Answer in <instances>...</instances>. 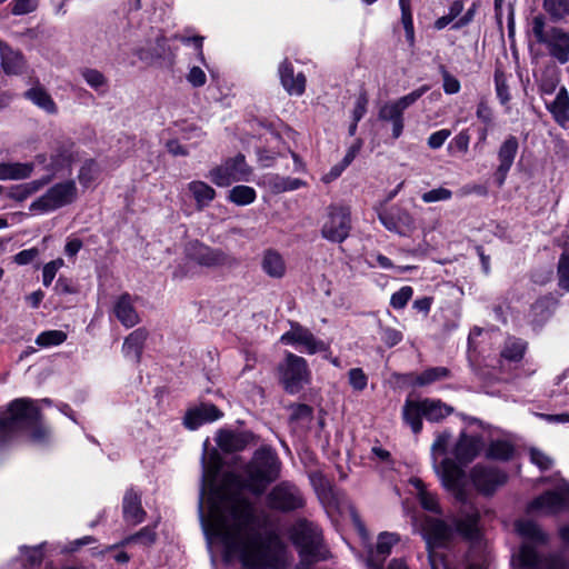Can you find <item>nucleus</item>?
<instances>
[{
  "label": "nucleus",
  "instance_id": "1",
  "mask_svg": "<svg viewBox=\"0 0 569 569\" xmlns=\"http://www.w3.org/2000/svg\"><path fill=\"white\" fill-rule=\"evenodd\" d=\"M281 463L277 453L268 447L258 449L246 467V483L233 473L223 477L220 487L214 488L208 499L209 511L203 513L202 486L199 510L201 523L208 539L217 538L228 553H239L242 565L251 569L263 568L281 548L280 538L269 532L260 533L256 529L257 516L251 501L243 496L246 487L261 495L267 486L278 479ZM207 473H203V483Z\"/></svg>",
  "mask_w": 569,
  "mask_h": 569
},
{
  "label": "nucleus",
  "instance_id": "2",
  "mask_svg": "<svg viewBox=\"0 0 569 569\" xmlns=\"http://www.w3.org/2000/svg\"><path fill=\"white\" fill-rule=\"evenodd\" d=\"M39 420L40 410L33 400H13L0 417V443L7 442L12 433L29 429L33 441H43L48 437V430L39 425Z\"/></svg>",
  "mask_w": 569,
  "mask_h": 569
},
{
  "label": "nucleus",
  "instance_id": "3",
  "mask_svg": "<svg viewBox=\"0 0 569 569\" xmlns=\"http://www.w3.org/2000/svg\"><path fill=\"white\" fill-rule=\"evenodd\" d=\"M289 535L300 557L298 566H311L330 557L322 532L315 523L299 519L290 528Z\"/></svg>",
  "mask_w": 569,
  "mask_h": 569
},
{
  "label": "nucleus",
  "instance_id": "4",
  "mask_svg": "<svg viewBox=\"0 0 569 569\" xmlns=\"http://www.w3.org/2000/svg\"><path fill=\"white\" fill-rule=\"evenodd\" d=\"M531 32L536 41L546 47L551 58L561 64L569 61V31L549 26L542 16H536L531 22Z\"/></svg>",
  "mask_w": 569,
  "mask_h": 569
},
{
  "label": "nucleus",
  "instance_id": "5",
  "mask_svg": "<svg viewBox=\"0 0 569 569\" xmlns=\"http://www.w3.org/2000/svg\"><path fill=\"white\" fill-rule=\"evenodd\" d=\"M422 537L428 549V558L432 569L437 562H443V555L436 552L438 548H446L455 537V529L445 520L427 516L421 523Z\"/></svg>",
  "mask_w": 569,
  "mask_h": 569
},
{
  "label": "nucleus",
  "instance_id": "6",
  "mask_svg": "<svg viewBox=\"0 0 569 569\" xmlns=\"http://www.w3.org/2000/svg\"><path fill=\"white\" fill-rule=\"evenodd\" d=\"M450 490L453 491L456 500L460 503L459 516L453 519L456 531L468 539L477 538L479 535V511L469 501L466 490L460 485Z\"/></svg>",
  "mask_w": 569,
  "mask_h": 569
},
{
  "label": "nucleus",
  "instance_id": "7",
  "mask_svg": "<svg viewBox=\"0 0 569 569\" xmlns=\"http://www.w3.org/2000/svg\"><path fill=\"white\" fill-rule=\"evenodd\" d=\"M267 505L272 510L292 512L302 509L306 500L297 486L282 481L270 490L267 496Z\"/></svg>",
  "mask_w": 569,
  "mask_h": 569
},
{
  "label": "nucleus",
  "instance_id": "8",
  "mask_svg": "<svg viewBox=\"0 0 569 569\" xmlns=\"http://www.w3.org/2000/svg\"><path fill=\"white\" fill-rule=\"evenodd\" d=\"M73 181L57 183L30 204L31 211L48 212L71 203L76 197Z\"/></svg>",
  "mask_w": 569,
  "mask_h": 569
},
{
  "label": "nucleus",
  "instance_id": "9",
  "mask_svg": "<svg viewBox=\"0 0 569 569\" xmlns=\"http://www.w3.org/2000/svg\"><path fill=\"white\" fill-rule=\"evenodd\" d=\"M351 218L347 207L330 206L328 219L323 223L321 234L332 242H342L350 232Z\"/></svg>",
  "mask_w": 569,
  "mask_h": 569
},
{
  "label": "nucleus",
  "instance_id": "10",
  "mask_svg": "<svg viewBox=\"0 0 569 569\" xmlns=\"http://www.w3.org/2000/svg\"><path fill=\"white\" fill-rule=\"evenodd\" d=\"M249 173L250 169L246 163L244 156L239 153L226 160L223 164L213 168L209 176L214 184L227 187L233 181L246 180Z\"/></svg>",
  "mask_w": 569,
  "mask_h": 569
},
{
  "label": "nucleus",
  "instance_id": "11",
  "mask_svg": "<svg viewBox=\"0 0 569 569\" xmlns=\"http://www.w3.org/2000/svg\"><path fill=\"white\" fill-rule=\"evenodd\" d=\"M186 253L189 259L207 268L221 267L232 261L223 250L211 248L198 240L187 244Z\"/></svg>",
  "mask_w": 569,
  "mask_h": 569
},
{
  "label": "nucleus",
  "instance_id": "12",
  "mask_svg": "<svg viewBox=\"0 0 569 569\" xmlns=\"http://www.w3.org/2000/svg\"><path fill=\"white\" fill-rule=\"evenodd\" d=\"M308 376L306 360L289 353L281 377L284 389L290 393L299 392L303 385L308 382Z\"/></svg>",
  "mask_w": 569,
  "mask_h": 569
},
{
  "label": "nucleus",
  "instance_id": "13",
  "mask_svg": "<svg viewBox=\"0 0 569 569\" xmlns=\"http://www.w3.org/2000/svg\"><path fill=\"white\" fill-rule=\"evenodd\" d=\"M569 509V483L565 482L557 490H549L537 497L529 505V510H546L556 513Z\"/></svg>",
  "mask_w": 569,
  "mask_h": 569
},
{
  "label": "nucleus",
  "instance_id": "14",
  "mask_svg": "<svg viewBox=\"0 0 569 569\" xmlns=\"http://www.w3.org/2000/svg\"><path fill=\"white\" fill-rule=\"evenodd\" d=\"M475 487L483 495H492L496 489L507 482L508 476L495 467L477 465L471 470Z\"/></svg>",
  "mask_w": 569,
  "mask_h": 569
},
{
  "label": "nucleus",
  "instance_id": "15",
  "mask_svg": "<svg viewBox=\"0 0 569 569\" xmlns=\"http://www.w3.org/2000/svg\"><path fill=\"white\" fill-rule=\"evenodd\" d=\"M222 417V412L212 403L202 402L190 408L184 416V426L194 430L206 422H211Z\"/></svg>",
  "mask_w": 569,
  "mask_h": 569
},
{
  "label": "nucleus",
  "instance_id": "16",
  "mask_svg": "<svg viewBox=\"0 0 569 569\" xmlns=\"http://www.w3.org/2000/svg\"><path fill=\"white\" fill-rule=\"evenodd\" d=\"M282 341L303 345L309 353L327 350L323 341L317 340L316 337L300 325H292L291 330L281 337Z\"/></svg>",
  "mask_w": 569,
  "mask_h": 569
},
{
  "label": "nucleus",
  "instance_id": "17",
  "mask_svg": "<svg viewBox=\"0 0 569 569\" xmlns=\"http://www.w3.org/2000/svg\"><path fill=\"white\" fill-rule=\"evenodd\" d=\"M379 220L390 231L405 234L415 228V220L410 213L402 209L391 210L390 212H380Z\"/></svg>",
  "mask_w": 569,
  "mask_h": 569
},
{
  "label": "nucleus",
  "instance_id": "18",
  "mask_svg": "<svg viewBox=\"0 0 569 569\" xmlns=\"http://www.w3.org/2000/svg\"><path fill=\"white\" fill-rule=\"evenodd\" d=\"M483 443L479 437L461 433L453 453L459 463L468 465L479 455Z\"/></svg>",
  "mask_w": 569,
  "mask_h": 569
},
{
  "label": "nucleus",
  "instance_id": "19",
  "mask_svg": "<svg viewBox=\"0 0 569 569\" xmlns=\"http://www.w3.org/2000/svg\"><path fill=\"white\" fill-rule=\"evenodd\" d=\"M518 148V139L515 136H509L500 146L498 151L499 166L497 169L499 184L503 183L506 174L513 163Z\"/></svg>",
  "mask_w": 569,
  "mask_h": 569
},
{
  "label": "nucleus",
  "instance_id": "20",
  "mask_svg": "<svg viewBox=\"0 0 569 569\" xmlns=\"http://www.w3.org/2000/svg\"><path fill=\"white\" fill-rule=\"evenodd\" d=\"M395 533L382 532L378 537L376 550L370 552L368 566L373 569H381L386 557L390 553L391 548L398 542Z\"/></svg>",
  "mask_w": 569,
  "mask_h": 569
},
{
  "label": "nucleus",
  "instance_id": "21",
  "mask_svg": "<svg viewBox=\"0 0 569 569\" xmlns=\"http://www.w3.org/2000/svg\"><path fill=\"white\" fill-rule=\"evenodd\" d=\"M216 440L222 451L232 453L243 450L251 440V435L248 432L220 430Z\"/></svg>",
  "mask_w": 569,
  "mask_h": 569
},
{
  "label": "nucleus",
  "instance_id": "22",
  "mask_svg": "<svg viewBox=\"0 0 569 569\" xmlns=\"http://www.w3.org/2000/svg\"><path fill=\"white\" fill-rule=\"evenodd\" d=\"M280 80L289 94L300 96L306 89V77L302 72L293 73L291 64L286 60L279 67Z\"/></svg>",
  "mask_w": 569,
  "mask_h": 569
},
{
  "label": "nucleus",
  "instance_id": "23",
  "mask_svg": "<svg viewBox=\"0 0 569 569\" xmlns=\"http://www.w3.org/2000/svg\"><path fill=\"white\" fill-rule=\"evenodd\" d=\"M1 67L7 74H20L26 68V60L21 52L7 44H0Z\"/></svg>",
  "mask_w": 569,
  "mask_h": 569
},
{
  "label": "nucleus",
  "instance_id": "24",
  "mask_svg": "<svg viewBox=\"0 0 569 569\" xmlns=\"http://www.w3.org/2000/svg\"><path fill=\"white\" fill-rule=\"evenodd\" d=\"M123 517L127 522L132 525L144 520L146 511L141 506V498L133 490H128L123 497Z\"/></svg>",
  "mask_w": 569,
  "mask_h": 569
},
{
  "label": "nucleus",
  "instance_id": "25",
  "mask_svg": "<svg viewBox=\"0 0 569 569\" xmlns=\"http://www.w3.org/2000/svg\"><path fill=\"white\" fill-rule=\"evenodd\" d=\"M113 312L117 319L127 328L136 326L140 320L129 293L119 297L113 307Z\"/></svg>",
  "mask_w": 569,
  "mask_h": 569
},
{
  "label": "nucleus",
  "instance_id": "26",
  "mask_svg": "<svg viewBox=\"0 0 569 569\" xmlns=\"http://www.w3.org/2000/svg\"><path fill=\"white\" fill-rule=\"evenodd\" d=\"M34 170L33 162H0V180H23Z\"/></svg>",
  "mask_w": 569,
  "mask_h": 569
},
{
  "label": "nucleus",
  "instance_id": "27",
  "mask_svg": "<svg viewBox=\"0 0 569 569\" xmlns=\"http://www.w3.org/2000/svg\"><path fill=\"white\" fill-rule=\"evenodd\" d=\"M261 268L269 277L274 279L282 278L287 269L282 256L273 249L263 252Z\"/></svg>",
  "mask_w": 569,
  "mask_h": 569
},
{
  "label": "nucleus",
  "instance_id": "28",
  "mask_svg": "<svg viewBox=\"0 0 569 569\" xmlns=\"http://www.w3.org/2000/svg\"><path fill=\"white\" fill-rule=\"evenodd\" d=\"M148 332L146 329L139 328L132 331L123 342V352L128 357H132L134 362L139 363L142 355L143 345L147 340Z\"/></svg>",
  "mask_w": 569,
  "mask_h": 569
},
{
  "label": "nucleus",
  "instance_id": "29",
  "mask_svg": "<svg viewBox=\"0 0 569 569\" xmlns=\"http://www.w3.org/2000/svg\"><path fill=\"white\" fill-rule=\"evenodd\" d=\"M548 110L560 126L569 121V94L565 87L560 88L555 100L548 104Z\"/></svg>",
  "mask_w": 569,
  "mask_h": 569
},
{
  "label": "nucleus",
  "instance_id": "30",
  "mask_svg": "<svg viewBox=\"0 0 569 569\" xmlns=\"http://www.w3.org/2000/svg\"><path fill=\"white\" fill-rule=\"evenodd\" d=\"M24 97L48 113H54L57 111V106L51 96L39 84L27 90Z\"/></svg>",
  "mask_w": 569,
  "mask_h": 569
},
{
  "label": "nucleus",
  "instance_id": "31",
  "mask_svg": "<svg viewBox=\"0 0 569 569\" xmlns=\"http://www.w3.org/2000/svg\"><path fill=\"white\" fill-rule=\"evenodd\" d=\"M422 403V415L430 421H439L450 413L453 408L441 402L440 400L425 399Z\"/></svg>",
  "mask_w": 569,
  "mask_h": 569
},
{
  "label": "nucleus",
  "instance_id": "32",
  "mask_svg": "<svg viewBox=\"0 0 569 569\" xmlns=\"http://www.w3.org/2000/svg\"><path fill=\"white\" fill-rule=\"evenodd\" d=\"M189 191L192 193L197 209L202 210L216 197V191L212 187L202 181H192L188 186Z\"/></svg>",
  "mask_w": 569,
  "mask_h": 569
},
{
  "label": "nucleus",
  "instance_id": "33",
  "mask_svg": "<svg viewBox=\"0 0 569 569\" xmlns=\"http://www.w3.org/2000/svg\"><path fill=\"white\" fill-rule=\"evenodd\" d=\"M462 470L451 459H443L440 466V476L446 488L451 489L460 485Z\"/></svg>",
  "mask_w": 569,
  "mask_h": 569
},
{
  "label": "nucleus",
  "instance_id": "34",
  "mask_svg": "<svg viewBox=\"0 0 569 569\" xmlns=\"http://www.w3.org/2000/svg\"><path fill=\"white\" fill-rule=\"evenodd\" d=\"M139 58L141 60H158L167 57H172L173 53L168 46V40L164 36H159L156 39V43L153 47L149 49L139 50Z\"/></svg>",
  "mask_w": 569,
  "mask_h": 569
},
{
  "label": "nucleus",
  "instance_id": "35",
  "mask_svg": "<svg viewBox=\"0 0 569 569\" xmlns=\"http://www.w3.org/2000/svg\"><path fill=\"white\" fill-rule=\"evenodd\" d=\"M518 533L533 542L545 543L547 536L541 531L540 527L531 520H520L516 522Z\"/></svg>",
  "mask_w": 569,
  "mask_h": 569
},
{
  "label": "nucleus",
  "instance_id": "36",
  "mask_svg": "<svg viewBox=\"0 0 569 569\" xmlns=\"http://www.w3.org/2000/svg\"><path fill=\"white\" fill-rule=\"evenodd\" d=\"M422 403L415 401H407L403 408V419L407 423L410 425L412 431L415 433L420 432L422 428L421 417H422Z\"/></svg>",
  "mask_w": 569,
  "mask_h": 569
},
{
  "label": "nucleus",
  "instance_id": "37",
  "mask_svg": "<svg viewBox=\"0 0 569 569\" xmlns=\"http://www.w3.org/2000/svg\"><path fill=\"white\" fill-rule=\"evenodd\" d=\"M450 377V370L446 367H433L425 370L416 377L417 386H427Z\"/></svg>",
  "mask_w": 569,
  "mask_h": 569
},
{
  "label": "nucleus",
  "instance_id": "38",
  "mask_svg": "<svg viewBox=\"0 0 569 569\" xmlns=\"http://www.w3.org/2000/svg\"><path fill=\"white\" fill-rule=\"evenodd\" d=\"M228 199L238 206H247L254 201L256 191L248 186H236L229 191Z\"/></svg>",
  "mask_w": 569,
  "mask_h": 569
},
{
  "label": "nucleus",
  "instance_id": "39",
  "mask_svg": "<svg viewBox=\"0 0 569 569\" xmlns=\"http://www.w3.org/2000/svg\"><path fill=\"white\" fill-rule=\"evenodd\" d=\"M515 449L511 443L502 440L492 441L488 448L487 456L491 459L509 460L512 458Z\"/></svg>",
  "mask_w": 569,
  "mask_h": 569
},
{
  "label": "nucleus",
  "instance_id": "40",
  "mask_svg": "<svg viewBox=\"0 0 569 569\" xmlns=\"http://www.w3.org/2000/svg\"><path fill=\"white\" fill-rule=\"evenodd\" d=\"M100 168L96 160L88 159L83 162L79 171V181L82 186H89L99 174Z\"/></svg>",
  "mask_w": 569,
  "mask_h": 569
},
{
  "label": "nucleus",
  "instance_id": "41",
  "mask_svg": "<svg viewBox=\"0 0 569 569\" xmlns=\"http://www.w3.org/2000/svg\"><path fill=\"white\" fill-rule=\"evenodd\" d=\"M66 339V332L61 330H49L40 333L36 339V343L40 347L58 346L64 342Z\"/></svg>",
  "mask_w": 569,
  "mask_h": 569
},
{
  "label": "nucleus",
  "instance_id": "42",
  "mask_svg": "<svg viewBox=\"0 0 569 569\" xmlns=\"http://www.w3.org/2000/svg\"><path fill=\"white\" fill-rule=\"evenodd\" d=\"M270 184L274 192H284L300 188L303 181L298 178L276 176L270 180Z\"/></svg>",
  "mask_w": 569,
  "mask_h": 569
},
{
  "label": "nucleus",
  "instance_id": "43",
  "mask_svg": "<svg viewBox=\"0 0 569 569\" xmlns=\"http://www.w3.org/2000/svg\"><path fill=\"white\" fill-rule=\"evenodd\" d=\"M519 566L525 568H536L539 563V556L535 548L529 543H523L518 555Z\"/></svg>",
  "mask_w": 569,
  "mask_h": 569
},
{
  "label": "nucleus",
  "instance_id": "44",
  "mask_svg": "<svg viewBox=\"0 0 569 569\" xmlns=\"http://www.w3.org/2000/svg\"><path fill=\"white\" fill-rule=\"evenodd\" d=\"M543 8L556 19L569 16V0H543Z\"/></svg>",
  "mask_w": 569,
  "mask_h": 569
},
{
  "label": "nucleus",
  "instance_id": "45",
  "mask_svg": "<svg viewBox=\"0 0 569 569\" xmlns=\"http://www.w3.org/2000/svg\"><path fill=\"white\" fill-rule=\"evenodd\" d=\"M559 286L569 290V244L565 247L558 263Z\"/></svg>",
  "mask_w": 569,
  "mask_h": 569
},
{
  "label": "nucleus",
  "instance_id": "46",
  "mask_svg": "<svg viewBox=\"0 0 569 569\" xmlns=\"http://www.w3.org/2000/svg\"><path fill=\"white\" fill-rule=\"evenodd\" d=\"M157 535L150 527H144L134 535L129 536L124 543H141L143 546H151L156 541Z\"/></svg>",
  "mask_w": 569,
  "mask_h": 569
},
{
  "label": "nucleus",
  "instance_id": "47",
  "mask_svg": "<svg viewBox=\"0 0 569 569\" xmlns=\"http://www.w3.org/2000/svg\"><path fill=\"white\" fill-rule=\"evenodd\" d=\"M495 83L497 96L501 103H507L510 100L509 88L507 84L506 76L500 69L495 71Z\"/></svg>",
  "mask_w": 569,
  "mask_h": 569
},
{
  "label": "nucleus",
  "instance_id": "48",
  "mask_svg": "<svg viewBox=\"0 0 569 569\" xmlns=\"http://www.w3.org/2000/svg\"><path fill=\"white\" fill-rule=\"evenodd\" d=\"M10 6L12 14L22 16L33 12L38 8V0H13Z\"/></svg>",
  "mask_w": 569,
  "mask_h": 569
},
{
  "label": "nucleus",
  "instance_id": "49",
  "mask_svg": "<svg viewBox=\"0 0 569 569\" xmlns=\"http://www.w3.org/2000/svg\"><path fill=\"white\" fill-rule=\"evenodd\" d=\"M349 383L356 391H362L367 387L368 378L361 368H352L348 372Z\"/></svg>",
  "mask_w": 569,
  "mask_h": 569
},
{
  "label": "nucleus",
  "instance_id": "50",
  "mask_svg": "<svg viewBox=\"0 0 569 569\" xmlns=\"http://www.w3.org/2000/svg\"><path fill=\"white\" fill-rule=\"evenodd\" d=\"M87 83L93 89H98L107 83L106 77L97 69H84L81 72Z\"/></svg>",
  "mask_w": 569,
  "mask_h": 569
},
{
  "label": "nucleus",
  "instance_id": "51",
  "mask_svg": "<svg viewBox=\"0 0 569 569\" xmlns=\"http://www.w3.org/2000/svg\"><path fill=\"white\" fill-rule=\"evenodd\" d=\"M525 353V346L521 342L507 343L501 356L510 361H519L522 359Z\"/></svg>",
  "mask_w": 569,
  "mask_h": 569
},
{
  "label": "nucleus",
  "instance_id": "52",
  "mask_svg": "<svg viewBox=\"0 0 569 569\" xmlns=\"http://www.w3.org/2000/svg\"><path fill=\"white\" fill-rule=\"evenodd\" d=\"M420 505L423 509L441 515L442 510L439 506L438 499L435 495L430 493L429 491H421L419 496Z\"/></svg>",
  "mask_w": 569,
  "mask_h": 569
},
{
  "label": "nucleus",
  "instance_id": "53",
  "mask_svg": "<svg viewBox=\"0 0 569 569\" xmlns=\"http://www.w3.org/2000/svg\"><path fill=\"white\" fill-rule=\"evenodd\" d=\"M412 297L411 287H402L391 296L390 305L396 309H402Z\"/></svg>",
  "mask_w": 569,
  "mask_h": 569
},
{
  "label": "nucleus",
  "instance_id": "54",
  "mask_svg": "<svg viewBox=\"0 0 569 569\" xmlns=\"http://www.w3.org/2000/svg\"><path fill=\"white\" fill-rule=\"evenodd\" d=\"M452 196L451 191L446 188H437L432 189L430 191L425 192L421 198L423 202L430 203V202H437L441 200H448Z\"/></svg>",
  "mask_w": 569,
  "mask_h": 569
},
{
  "label": "nucleus",
  "instance_id": "55",
  "mask_svg": "<svg viewBox=\"0 0 569 569\" xmlns=\"http://www.w3.org/2000/svg\"><path fill=\"white\" fill-rule=\"evenodd\" d=\"M440 72L443 78V90L446 93L453 94L460 90V82L451 76L445 66H440Z\"/></svg>",
  "mask_w": 569,
  "mask_h": 569
},
{
  "label": "nucleus",
  "instance_id": "56",
  "mask_svg": "<svg viewBox=\"0 0 569 569\" xmlns=\"http://www.w3.org/2000/svg\"><path fill=\"white\" fill-rule=\"evenodd\" d=\"M312 408L305 403L293 405L291 406L290 420L299 421V420H311L312 418Z\"/></svg>",
  "mask_w": 569,
  "mask_h": 569
},
{
  "label": "nucleus",
  "instance_id": "57",
  "mask_svg": "<svg viewBox=\"0 0 569 569\" xmlns=\"http://www.w3.org/2000/svg\"><path fill=\"white\" fill-rule=\"evenodd\" d=\"M402 117V111L395 103H386L379 111V118L383 121L395 122Z\"/></svg>",
  "mask_w": 569,
  "mask_h": 569
},
{
  "label": "nucleus",
  "instance_id": "58",
  "mask_svg": "<svg viewBox=\"0 0 569 569\" xmlns=\"http://www.w3.org/2000/svg\"><path fill=\"white\" fill-rule=\"evenodd\" d=\"M530 459L541 470H548L552 466V459L539 449L532 448L530 450Z\"/></svg>",
  "mask_w": 569,
  "mask_h": 569
},
{
  "label": "nucleus",
  "instance_id": "59",
  "mask_svg": "<svg viewBox=\"0 0 569 569\" xmlns=\"http://www.w3.org/2000/svg\"><path fill=\"white\" fill-rule=\"evenodd\" d=\"M427 87L417 89L410 92L409 94L401 97L393 103L403 112V110L407 109L412 103H415L423 94V92L427 91Z\"/></svg>",
  "mask_w": 569,
  "mask_h": 569
},
{
  "label": "nucleus",
  "instance_id": "60",
  "mask_svg": "<svg viewBox=\"0 0 569 569\" xmlns=\"http://www.w3.org/2000/svg\"><path fill=\"white\" fill-rule=\"evenodd\" d=\"M62 264V260H56L47 263L42 271V282L46 287H49L56 277L59 267Z\"/></svg>",
  "mask_w": 569,
  "mask_h": 569
},
{
  "label": "nucleus",
  "instance_id": "61",
  "mask_svg": "<svg viewBox=\"0 0 569 569\" xmlns=\"http://www.w3.org/2000/svg\"><path fill=\"white\" fill-rule=\"evenodd\" d=\"M368 102H369V99H368L367 92L366 91L360 92V94L356 101L353 112H352L353 120H356V122H359L362 119V117L365 116V113L367 112Z\"/></svg>",
  "mask_w": 569,
  "mask_h": 569
},
{
  "label": "nucleus",
  "instance_id": "62",
  "mask_svg": "<svg viewBox=\"0 0 569 569\" xmlns=\"http://www.w3.org/2000/svg\"><path fill=\"white\" fill-rule=\"evenodd\" d=\"M381 340L389 347H393L402 339V333L393 328H381Z\"/></svg>",
  "mask_w": 569,
  "mask_h": 569
},
{
  "label": "nucleus",
  "instance_id": "63",
  "mask_svg": "<svg viewBox=\"0 0 569 569\" xmlns=\"http://www.w3.org/2000/svg\"><path fill=\"white\" fill-rule=\"evenodd\" d=\"M449 439H450V436L447 433H442L437 437V439L435 440V442L432 443V447H431L435 460L437 459V456L446 453Z\"/></svg>",
  "mask_w": 569,
  "mask_h": 569
},
{
  "label": "nucleus",
  "instance_id": "64",
  "mask_svg": "<svg viewBox=\"0 0 569 569\" xmlns=\"http://www.w3.org/2000/svg\"><path fill=\"white\" fill-rule=\"evenodd\" d=\"M310 478L317 490H321L323 493L331 490L329 480L320 471L312 472Z\"/></svg>",
  "mask_w": 569,
  "mask_h": 569
}]
</instances>
